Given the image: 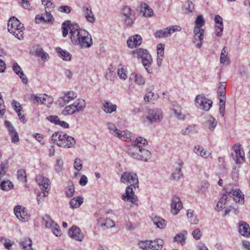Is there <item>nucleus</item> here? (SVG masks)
<instances>
[{"label":"nucleus","instance_id":"nucleus-40","mask_svg":"<svg viewBox=\"0 0 250 250\" xmlns=\"http://www.w3.org/2000/svg\"><path fill=\"white\" fill-rule=\"evenodd\" d=\"M187 217L191 224H197L198 220L196 218V216L193 213V210L188 209L187 211Z\"/></svg>","mask_w":250,"mask_h":250},{"label":"nucleus","instance_id":"nucleus-3","mask_svg":"<svg viewBox=\"0 0 250 250\" xmlns=\"http://www.w3.org/2000/svg\"><path fill=\"white\" fill-rule=\"evenodd\" d=\"M8 31L20 40L23 39L24 27L20 21L15 17L10 18L7 23Z\"/></svg>","mask_w":250,"mask_h":250},{"label":"nucleus","instance_id":"nucleus-25","mask_svg":"<svg viewBox=\"0 0 250 250\" xmlns=\"http://www.w3.org/2000/svg\"><path fill=\"white\" fill-rule=\"evenodd\" d=\"M57 53L59 57L62 60L68 61L71 60V55L67 51L62 50L61 47H58L56 48Z\"/></svg>","mask_w":250,"mask_h":250},{"label":"nucleus","instance_id":"nucleus-46","mask_svg":"<svg viewBox=\"0 0 250 250\" xmlns=\"http://www.w3.org/2000/svg\"><path fill=\"white\" fill-rule=\"evenodd\" d=\"M142 7L145 10L144 12V16L145 17H150L153 15V11L152 9L147 4L143 3L142 5Z\"/></svg>","mask_w":250,"mask_h":250},{"label":"nucleus","instance_id":"nucleus-37","mask_svg":"<svg viewBox=\"0 0 250 250\" xmlns=\"http://www.w3.org/2000/svg\"><path fill=\"white\" fill-rule=\"evenodd\" d=\"M83 203V199L81 197L74 198L70 201V205L71 208H77Z\"/></svg>","mask_w":250,"mask_h":250},{"label":"nucleus","instance_id":"nucleus-14","mask_svg":"<svg viewBox=\"0 0 250 250\" xmlns=\"http://www.w3.org/2000/svg\"><path fill=\"white\" fill-rule=\"evenodd\" d=\"M235 155L232 154V156L236 158V163L241 164L244 162L245 154L242 146L241 145L235 144L233 147Z\"/></svg>","mask_w":250,"mask_h":250},{"label":"nucleus","instance_id":"nucleus-53","mask_svg":"<svg viewBox=\"0 0 250 250\" xmlns=\"http://www.w3.org/2000/svg\"><path fill=\"white\" fill-rule=\"evenodd\" d=\"M156 98H157V95H155L154 93L152 92H149L145 94L144 100L146 102H150Z\"/></svg>","mask_w":250,"mask_h":250},{"label":"nucleus","instance_id":"nucleus-58","mask_svg":"<svg viewBox=\"0 0 250 250\" xmlns=\"http://www.w3.org/2000/svg\"><path fill=\"white\" fill-rule=\"evenodd\" d=\"M115 73L112 71L111 69L108 68L106 71L105 78L107 80L113 81L114 80Z\"/></svg>","mask_w":250,"mask_h":250},{"label":"nucleus","instance_id":"nucleus-56","mask_svg":"<svg viewBox=\"0 0 250 250\" xmlns=\"http://www.w3.org/2000/svg\"><path fill=\"white\" fill-rule=\"evenodd\" d=\"M83 164L82 161L79 158H76L74 162V167L75 169L79 171L82 168Z\"/></svg>","mask_w":250,"mask_h":250},{"label":"nucleus","instance_id":"nucleus-59","mask_svg":"<svg viewBox=\"0 0 250 250\" xmlns=\"http://www.w3.org/2000/svg\"><path fill=\"white\" fill-rule=\"evenodd\" d=\"M164 48L165 44L159 43L157 45V56L163 57L164 55Z\"/></svg>","mask_w":250,"mask_h":250},{"label":"nucleus","instance_id":"nucleus-41","mask_svg":"<svg viewBox=\"0 0 250 250\" xmlns=\"http://www.w3.org/2000/svg\"><path fill=\"white\" fill-rule=\"evenodd\" d=\"M195 132H196V126L195 125H192L188 126L185 129H183L181 132L183 135H187Z\"/></svg>","mask_w":250,"mask_h":250},{"label":"nucleus","instance_id":"nucleus-21","mask_svg":"<svg viewBox=\"0 0 250 250\" xmlns=\"http://www.w3.org/2000/svg\"><path fill=\"white\" fill-rule=\"evenodd\" d=\"M117 105L110 102L105 101L103 103L102 109L106 114H111L115 111L117 109Z\"/></svg>","mask_w":250,"mask_h":250},{"label":"nucleus","instance_id":"nucleus-60","mask_svg":"<svg viewBox=\"0 0 250 250\" xmlns=\"http://www.w3.org/2000/svg\"><path fill=\"white\" fill-rule=\"evenodd\" d=\"M47 195L48 192L42 191V192L39 193L37 195V202L38 204L42 203L43 201L44 198Z\"/></svg>","mask_w":250,"mask_h":250},{"label":"nucleus","instance_id":"nucleus-8","mask_svg":"<svg viewBox=\"0 0 250 250\" xmlns=\"http://www.w3.org/2000/svg\"><path fill=\"white\" fill-rule=\"evenodd\" d=\"M184 163L183 162L175 163L173 166V170L170 175V179L173 180L178 181L183 176L182 168Z\"/></svg>","mask_w":250,"mask_h":250},{"label":"nucleus","instance_id":"nucleus-43","mask_svg":"<svg viewBox=\"0 0 250 250\" xmlns=\"http://www.w3.org/2000/svg\"><path fill=\"white\" fill-rule=\"evenodd\" d=\"M73 104L66 106L62 111V114L64 115H72L76 112Z\"/></svg>","mask_w":250,"mask_h":250},{"label":"nucleus","instance_id":"nucleus-64","mask_svg":"<svg viewBox=\"0 0 250 250\" xmlns=\"http://www.w3.org/2000/svg\"><path fill=\"white\" fill-rule=\"evenodd\" d=\"M12 105L14 107V110L17 113L20 112L22 109V107H21L20 104L15 100L13 101Z\"/></svg>","mask_w":250,"mask_h":250},{"label":"nucleus","instance_id":"nucleus-1","mask_svg":"<svg viewBox=\"0 0 250 250\" xmlns=\"http://www.w3.org/2000/svg\"><path fill=\"white\" fill-rule=\"evenodd\" d=\"M121 181L128 185L126 188L125 193L122 196V199L137 205L138 199L135 194V190L139 188V181L137 174L132 172H125L121 175Z\"/></svg>","mask_w":250,"mask_h":250},{"label":"nucleus","instance_id":"nucleus-45","mask_svg":"<svg viewBox=\"0 0 250 250\" xmlns=\"http://www.w3.org/2000/svg\"><path fill=\"white\" fill-rule=\"evenodd\" d=\"M195 104L197 108L203 109V96L202 94H199L196 97Z\"/></svg>","mask_w":250,"mask_h":250},{"label":"nucleus","instance_id":"nucleus-38","mask_svg":"<svg viewBox=\"0 0 250 250\" xmlns=\"http://www.w3.org/2000/svg\"><path fill=\"white\" fill-rule=\"evenodd\" d=\"M42 220L46 228L51 229L54 226L55 224H56L51 219L50 217L48 215H45L42 217Z\"/></svg>","mask_w":250,"mask_h":250},{"label":"nucleus","instance_id":"nucleus-30","mask_svg":"<svg viewBox=\"0 0 250 250\" xmlns=\"http://www.w3.org/2000/svg\"><path fill=\"white\" fill-rule=\"evenodd\" d=\"M227 83L226 82H220L219 84L217 95L218 98H224L226 97Z\"/></svg>","mask_w":250,"mask_h":250},{"label":"nucleus","instance_id":"nucleus-31","mask_svg":"<svg viewBox=\"0 0 250 250\" xmlns=\"http://www.w3.org/2000/svg\"><path fill=\"white\" fill-rule=\"evenodd\" d=\"M187 234V232L185 230L182 231L180 233L177 234L174 237V242H178L180 243L182 245H183L185 243L186 237L185 236Z\"/></svg>","mask_w":250,"mask_h":250},{"label":"nucleus","instance_id":"nucleus-61","mask_svg":"<svg viewBox=\"0 0 250 250\" xmlns=\"http://www.w3.org/2000/svg\"><path fill=\"white\" fill-rule=\"evenodd\" d=\"M212 105L211 100L206 99L204 97V110L208 111Z\"/></svg>","mask_w":250,"mask_h":250},{"label":"nucleus","instance_id":"nucleus-57","mask_svg":"<svg viewBox=\"0 0 250 250\" xmlns=\"http://www.w3.org/2000/svg\"><path fill=\"white\" fill-rule=\"evenodd\" d=\"M224 26L223 24L215 25V34L218 37H221L222 35Z\"/></svg>","mask_w":250,"mask_h":250},{"label":"nucleus","instance_id":"nucleus-15","mask_svg":"<svg viewBox=\"0 0 250 250\" xmlns=\"http://www.w3.org/2000/svg\"><path fill=\"white\" fill-rule=\"evenodd\" d=\"M82 11L84 17L88 22L91 23L95 22L96 18L90 5H87L83 6L82 8Z\"/></svg>","mask_w":250,"mask_h":250},{"label":"nucleus","instance_id":"nucleus-26","mask_svg":"<svg viewBox=\"0 0 250 250\" xmlns=\"http://www.w3.org/2000/svg\"><path fill=\"white\" fill-rule=\"evenodd\" d=\"M150 249L152 250H160L163 248L164 241L162 239H156L153 241L150 240Z\"/></svg>","mask_w":250,"mask_h":250},{"label":"nucleus","instance_id":"nucleus-10","mask_svg":"<svg viewBox=\"0 0 250 250\" xmlns=\"http://www.w3.org/2000/svg\"><path fill=\"white\" fill-rule=\"evenodd\" d=\"M68 235L71 238L78 241H82L84 238L83 233L79 228L75 225H73L69 229Z\"/></svg>","mask_w":250,"mask_h":250},{"label":"nucleus","instance_id":"nucleus-47","mask_svg":"<svg viewBox=\"0 0 250 250\" xmlns=\"http://www.w3.org/2000/svg\"><path fill=\"white\" fill-rule=\"evenodd\" d=\"M74 192L75 189L73 184L72 183L68 184L65 191L66 196L68 198H70L73 196Z\"/></svg>","mask_w":250,"mask_h":250},{"label":"nucleus","instance_id":"nucleus-49","mask_svg":"<svg viewBox=\"0 0 250 250\" xmlns=\"http://www.w3.org/2000/svg\"><path fill=\"white\" fill-rule=\"evenodd\" d=\"M17 177L19 180L25 182L26 181V174L25 170L21 169L18 171Z\"/></svg>","mask_w":250,"mask_h":250},{"label":"nucleus","instance_id":"nucleus-5","mask_svg":"<svg viewBox=\"0 0 250 250\" xmlns=\"http://www.w3.org/2000/svg\"><path fill=\"white\" fill-rule=\"evenodd\" d=\"M132 53L134 55H136L138 58L141 59L142 62L146 71L149 74L152 73V59L148 51L145 49L139 48L133 51Z\"/></svg>","mask_w":250,"mask_h":250},{"label":"nucleus","instance_id":"nucleus-29","mask_svg":"<svg viewBox=\"0 0 250 250\" xmlns=\"http://www.w3.org/2000/svg\"><path fill=\"white\" fill-rule=\"evenodd\" d=\"M76 23H71V22L70 21H66L62 23V36L63 37H65L68 34V29H69L70 31H71V27H72V25H74V24Z\"/></svg>","mask_w":250,"mask_h":250},{"label":"nucleus","instance_id":"nucleus-7","mask_svg":"<svg viewBox=\"0 0 250 250\" xmlns=\"http://www.w3.org/2000/svg\"><path fill=\"white\" fill-rule=\"evenodd\" d=\"M146 118L150 123L160 122L163 118L161 110L159 109H150L147 111Z\"/></svg>","mask_w":250,"mask_h":250},{"label":"nucleus","instance_id":"nucleus-9","mask_svg":"<svg viewBox=\"0 0 250 250\" xmlns=\"http://www.w3.org/2000/svg\"><path fill=\"white\" fill-rule=\"evenodd\" d=\"M77 96V94L75 92L72 91H68L59 98L57 101V103L59 105L63 106L70 101L75 99Z\"/></svg>","mask_w":250,"mask_h":250},{"label":"nucleus","instance_id":"nucleus-22","mask_svg":"<svg viewBox=\"0 0 250 250\" xmlns=\"http://www.w3.org/2000/svg\"><path fill=\"white\" fill-rule=\"evenodd\" d=\"M217 125V122L213 117L211 115H208L206 117V126L210 131H214Z\"/></svg>","mask_w":250,"mask_h":250},{"label":"nucleus","instance_id":"nucleus-28","mask_svg":"<svg viewBox=\"0 0 250 250\" xmlns=\"http://www.w3.org/2000/svg\"><path fill=\"white\" fill-rule=\"evenodd\" d=\"M32 240L29 238H24L20 242V245L23 250H33L32 248Z\"/></svg>","mask_w":250,"mask_h":250},{"label":"nucleus","instance_id":"nucleus-32","mask_svg":"<svg viewBox=\"0 0 250 250\" xmlns=\"http://www.w3.org/2000/svg\"><path fill=\"white\" fill-rule=\"evenodd\" d=\"M73 104L75 106L74 107L76 111H82L86 106V103L85 101L82 99H78Z\"/></svg>","mask_w":250,"mask_h":250},{"label":"nucleus","instance_id":"nucleus-11","mask_svg":"<svg viewBox=\"0 0 250 250\" xmlns=\"http://www.w3.org/2000/svg\"><path fill=\"white\" fill-rule=\"evenodd\" d=\"M122 18L124 21V24L126 26H131L133 20L130 18V16L131 15V9L127 6H124L122 12Z\"/></svg>","mask_w":250,"mask_h":250},{"label":"nucleus","instance_id":"nucleus-48","mask_svg":"<svg viewBox=\"0 0 250 250\" xmlns=\"http://www.w3.org/2000/svg\"><path fill=\"white\" fill-rule=\"evenodd\" d=\"M107 125L108 129L110 130V132L114 136H117L120 130L116 128L115 125L111 123H108Z\"/></svg>","mask_w":250,"mask_h":250},{"label":"nucleus","instance_id":"nucleus-16","mask_svg":"<svg viewBox=\"0 0 250 250\" xmlns=\"http://www.w3.org/2000/svg\"><path fill=\"white\" fill-rule=\"evenodd\" d=\"M36 181L42 191H48L50 181L47 178L39 175L36 177Z\"/></svg>","mask_w":250,"mask_h":250},{"label":"nucleus","instance_id":"nucleus-12","mask_svg":"<svg viewBox=\"0 0 250 250\" xmlns=\"http://www.w3.org/2000/svg\"><path fill=\"white\" fill-rule=\"evenodd\" d=\"M14 211L16 217L22 222L27 221L29 215L25 208L21 206H17L14 208Z\"/></svg>","mask_w":250,"mask_h":250},{"label":"nucleus","instance_id":"nucleus-20","mask_svg":"<svg viewBox=\"0 0 250 250\" xmlns=\"http://www.w3.org/2000/svg\"><path fill=\"white\" fill-rule=\"evenodd\" d=\"M63 139V142L60 144V147L70 148L75 145L76 141L72 137L65 134H64Z\"/></svg>","mask_w":250,"mask_h":250},{"label":"nucleus","instance_id":"nucleus-4","mask_svg":"<svg viewBox=\"0 0 250 250\" xmlns=\"http://www.w3.org/2000/svg\"><path fill=\"white\" fill-rule=\"evenodd\" d=\"M128 154L134 159L147 162L151 156V153L148 150L137 146H130L128 147Z\"/></svg>","mask_w":250,"mask_h":250},{"label":"nucleus","instance_id":"nucleus-17","mask_svg":"<svg viewBox=\"0 0 250 250\" xmlns=\"http://www.w3.org/2000/svg\"><path fill=\"white\" fill-rule=\"evenodd\" d=\"M227 194L230 198L232 197L236 202H239L240 204L244 203V195L242 194L241 191L239 189H235L230 192H227Z\"/></svg>","mask_w":250,"mask_h":250},{"label":"nucleus","instance_id":"nucleus-19","mask_svg":"<svg viewBox=\"0 0 250 250\" xmlns=\"http://www.w3.org/2000/svg\"><path fill=\"white\" fill-rule=\"evenodd\" d=\"M239 232L243 236H250V228L248 224L244 221H240L239 224Z\"/></svg>","mask_w":250,"mask_h":250},{"label":"nucleus","instance_id":"nucleus-18","mask_svg":"<svg viewBox=\"0 0 250 250\" xmlns=\"http://www.w3.org/2000/svg\"><path fill=\"white\" fill-rule=\"evenodd\" d=\"M142 42V39L140 35L136 34L130 37L127 41V44L129 48H133L140 45Z\"/></svg>","mask_w":250,"mask_h":250},{"label":"nucleus","instance_id":"nucleus-35","mask_svg":"<svg viewBox=\"0 0 250 250\" xmlns=\"http://www.w3.org/2000/svg\"><path fill=\"white\" fill-rule=\"evenodd\" d=\"M131 80H134L136 83L138 85H144L145 83L144 78L140 75L136 73H132L130 78Z\"/></svg>","mask_w":250,"mask_h":250},{"label":"nucleus","instance_id":"nucleus-39","mask_svg":"<svg viewBox=\"0 0 250 250\" xmlns=\"http://www.w3.org/2000/svg\"><path fill=\"white\" fill-rule=\"evenodd\" d=\"M183 9L185 14H189L191 13L194 10V4L192 1L188 0L184 5Z\"/></svg>","mask_w":250,"mask_h":250},{"label":"nucleus","instance_id":"nucleus-44","mask_svg":"<svg viewBox=\"0 0 250 250\" xmlns=\"http://www.w3.org/2000/svg\"><path fill=\"white\" fill-rule=\"evenodd\" d=\"M13 187V185L11 182L9 180L6 181H3L0 185V188L2 190L8 191L12 189Z\"/></svg>","mask_w":250,"mask_h":250},{"label":"nucleus","instance_id":"nucleus-24","mask_svg":"<svg viewBox=\"0 0 250 250\" xmlns=\"http://www.w3.org/2000/svg\"><path fill=\"white\" fill-rule=\"evenodd\" d=\"M172 110L174 113V116L178 120L184 121L185 119L186 115L182 113L181 107L178 104H173Z\"/></svg>","mask_w":250,"mask_h":250},{"label":"nucleus","instance_id":"nucleus-63","mask_svg":"<svg viewBox=\"0 0 250 250\" xmlns=\"http://www.w3.org/2000/svg\"><path fill=\"white\" fill-rule=\"evenodd\" d=\"M47 120L52 123L58 125L60 119L58 116L56 115H51L47 117Z\"/></svg>","mask_w":250,"mask_h":250},{"label":"nucleus","instance_id":"nucleus-23","mask_svg":"<svg viewBox=\"0 0 250 250\" xmlns=\"http://www.w3.org/2000/svg\"><path fill=\"white\" fill-rule=\"evenodd\" d=\"M64 134H65L62 131H57L53 133L52 135V140L53 141V143L60 146V144L63 143V140H64Z\"/></svg>","mask_w":250,"mask_h":250},{"label":"nucleus","instance_id":"nucleus-55","mask_svg":"<svg viewBox=\"0 0 250 250\" xmlns=\"http://www.w3.org/2000/svg\"><path fill=\"white\" fill-rule=\"evenodd\" d=\"M118 74L120 77V79L122 80H125L127 78L126 74L125 73V70L122 67V65L118 66Z\"/></svg>","mask_w":250,"mask_h":250},{"label":"nucleus","instance_id":"nucleus-36","mask_svg":"<svg viewBox=\"0 0 250 250\" xmlns=\"http://www.w3.org/2000/svg\"><path fill=\"white\" fill-rule=\"evenodd\" d=\"M154 36L156 38H166L170 36V32L168 31V29L167 27L162 30L156 31L154 34Z\"/></svg>","mask_w":250,"mask_h":250},{"label":"nucleus","instance_id":"nucleus-50","mask_svg":"<svg viewBox=\"0 0 250 250\" xmlns=\"http://www.w3.org/2000/svg\"><path fill=\"white\" fill-rule=\"evenodd\" d=\"M63 160L62 158L58 159L54 166V169L56 172H60L62 171L63 167Z\"/></svg>","mask_w":250,"mask_h":250},{"label":"nucleus","instance_id":"nucleus-27","mask_svg":"<svg viewBox=\"0 0 250 250\" xmlns=\"http://www.w3.org/2000/svg\"><path fill=\"white\" fill-rule=\"evenodd\" d=\"M99 223L102 228L106 227V228H113L115 226V223L110 219L100 218L98 220Z\"/></svg>","mask_w":250,"mask_h":250},{"label":"nucleus","instance_id":"nucleus-34","mask_svg":"<svg viewBox=\"0 0 250 250\" xmlns=\"http://www.w3.org/2000/svg\"><path fill=\"white\" fill-rule=\"evenodd\" d=\"M117 137L124 141H131V133L127 130L120 131Z\"/></svg>","mask_w":250,"mask_h":250},{"label":"nucleus","instance_id":"nucleus-54","mask_svg":"<svg viewBox=\"0 0 250 250\" xmlns=\"http://www.w3.org/2000/svg\"><path fill=\"white\" fill-rule=\"evenodd\" d=\"M5 113V106L1 92H0V117H2Z\"/></svg>","mask_w":250,"mask_h":250},{"label":"nucleus","instance_id":"nucleus-13","mask_svg":"<svg viewBox=\"0 0 250 250\" xmlns=\"http://www.w3.org/2000/svg\"><path fill=\"white\" fill-rule=\"evenodd\" d=\"M183 208V204L180 198L177 196H174L171 199V212L173 215H177Z\"/></svg>","mask_w":250,"mask_h":250},{"label":"nucleus","instance_id":"nucleus-2","mask_svg":"<svg viewBox=\"0 0 250 250\" xmlns=\"http://www.w3.org/2000/svg\"><path fill=\"white\" fill-rule=\"evenodd\" d=\"M70 35L73 44L78 45L81 48H88L93 44L91 35L86 30L80 28L77 23L74 24L71 27Z\"/></svg>","mask_w":250,"mask_h":250},{"label":"nucleus","instance_id":"nucleus-51","mask_svg":"<svg viewBox=\"0 0 250 250\" xmlns=\"http://www.w3.org/2000/svg\"><path fill=\"white\" fill-rule=\"evenodd\" d=\"M150 240L141 241L138 243L139 247L143 250H148L150 249Z\"/></svg>","mask_w":250,"mask_h":250},{"label":"nucleus","instance_id":"nucleus-6","mask_svg":"<svg viewBox=\"0 0 250 250\" xmlns=\"http://www.w3.org/2000/svg\"><path fill=\"white\" fill-rule=\"evenodd\" d=\"M195 26L194 28L193 42L196 46L200 48L202 44L203 30L201 27L203 26V17L202 15L198 16L195 21Z\"/></svg>","mask_w":250,"mask_h":250},{"label":"nucleus","instance_id":"nucleus-42","mask_svg":"<svg viewBox=\"0 0 250 250\" xmlns=\"http://www.w3.org/2000/svg\"><path fill=\"white\" fill-rule=\"evenodd\" d=\"M147 145V141L144 138L142 137H138L133 142V144L131 146H137L139 147H142V146Z\"/></svg>","mask_w":250,"mask_h":250},{"label":"nucleus","instance_id":"nucleus-62","mask_svg":"<svg viewBox=\"0 0 250 250\" xmlns=\"http://www.w3.org/2000/svg\"><path fill=\"white\" fill-rule=\"evenodd\" d=\"M168 31L170 32V36L173 33L180 31L181 30V27L178 25H171L167 27Z\"/></svg>","mask_w":250,"mask_h":250},{"label":"nucleus","instance_id":"nucleus-33","mask_svg":"<svg viewBox=\"0 0 250 250\" xmlns=\"http://www.w3.org/2000/svg\"><path fill=\"white\" fill-rule=\"evenodd\" d=\"M152 221L157 228L161 229H164L166 226L165 220L160 217L155 216L152 219Z\"/></svg>","mask_w":250,"mask_h":250},{"label":"nucleus","instance_id":"nucleus-52","mask_svg":"<svg viewBox=\"0 0 250 250\" xmlns=\"http://www.w3.org/2000/svg\"><path fill=\"white\" fill-rule=\"evenodd\" d=\"M44 18V22L46 23H50L54 21L53 16L51 14L50 11L45 10V14L43 16Z\"/></svg>","mask_w":250,"mask_h":250}]
</instances>
